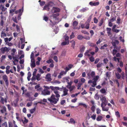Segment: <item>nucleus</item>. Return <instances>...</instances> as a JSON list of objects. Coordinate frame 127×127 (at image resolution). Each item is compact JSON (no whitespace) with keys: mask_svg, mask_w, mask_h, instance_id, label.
<instances>
[{"mask_svg":"<svg viewBox=\"0 0 127 127\" xmlns=\"http://www.w3.org/2000/svg\"><path fill=\"white\" fill-rule=\"evenodd\" d=\"M107 31V33L108 34H109L110 33V31L111 29L110 28H106Z\"/></svg>","mask_w":127,"mask_h":127,"instance_id":"nucleus-44","label":"nucleus"},{"mask_svg":"<svg viewBox=\"0 0 127 127\" xmlns=\"http://www.w3.org/2000/svg\"><path fill=\"white\" fill-rule=\"evenodd\" d=\"M96 117V115L95 114H93L92 115L91 118L93 120H95Z\"/></svg>","mask_w":127,"mask_h":127,"instance_id":"nucleus-40","label":"nucleus"},{"mask_svg":"<svg viewBox=\"0 0 127 127\" xmlns=\"http://www.w3.org/2000/svg\"><path fill=\"white\" fill-rule=\"evenodd\" d=\"M31 66L32 68L34 67L35 66V63H31Z\"/></svg>","mask_w":127,"mask_h":127,"instance_id":"nucleus-46","label":"nucleus"},{"mask_svg":"<svg viewBox=\"0 0 127 127\" xmlns=\"http://www.w3.org/2000/svg\"><path fill=\"white\" fill-rule=\"evenodd\" d=\"M103 19H101V21L98 24V26H101L102 25L103 23Z\"/></svg>","mask_w":127,"mask_h":127,"instance_id":"nucleus-59","label":"nucleus"},{"mask_svg":"<svg viewBox=\"0 0 127 127\" xmlns=\"http://www.w3.org/2000/svg\"><path fill=\"white\" fill-rule=\"evenodd\" d=\"M121 19L119 17H118L117 19V23L119 24L120 23Z\"/></svg>","mask_w":127,"mask_h":127,"instance_id":"nucleus-54","label":"nucleus"},{"mask_svg":"<svg viewBox=\"0 0 127 127\" xmlns=\"http://www.w3.org/2000/svg\"><path fill=\"white\" fill-rule=\"evenodd\" d=\"M59 99V98H56L55 97V95L54 94H52L50 98H48V100L50 101L51 103L55 104L57 103Z\"/></svg>","mask_w":127,"mask_h":127,"instance_id":"nucleus-1","label":"nucleus"},{"mask_svg":"<svg viewBox=\"0 0 127 127\" xmlns=\"http://www.w3.org/2000/svg\"><path fill=\"white\" fill-rule=\"evenodd\" d=\"M102 118V116H98L96 118V120L97 121H100L101 120Z\"/></svg>","mask_w":127,"mask_h":127,"instance_id":"nucleus-34","label":"nucleus"},{"mask_svg":"<svg viewBox=\"0 0 127 127\" xmlns=\"http://www.w3.org/2000/svg\"><path fill=\"white\" fill-rule=\"evenodd\" d=\"M40 76L41 75L39 73H38L37 74L36 77V79L37 81H39L41 79V78H40Z\"/></svg>","mask_w":127,"mask_h":127,"instance_id":"nucleus-29","label":"nucleus"},{"mask_svg":"<svg viewBox=\"0 0 127 127\" xmlns=\"http://www.w3.org/2000/svg\"><path fill=\"white\" fill-rule=\"evenodd\" d=\"M109 66L110 68L109 69V67L108 66H107L106 67V68L109 70H110L114 68V66L113 65V64L111 62L110 63V64L109 65Z\"/></svg>","mask_w":127,"mask_h":127,"instance_id":"nucleus-10","label":"nucleus"},{"mask_svg":"<svg viewBox=\"0 0 127 127\" xmlns=\"http://www.w3.org/2000/svg\"><path fill=\"white\" fill-rule=\"evenodd\" d=\"M7 106L9 111L11 110V107L10 105L9 104H7Z\"/></svg>","mask_w":127,"mask_h":127,"instance_id":"nucleus-62","label":"nucleus"},{"mask_svg":"<svg viewBox=\"0 0 127 127\" xmlns=\"http://www.w3.org/2000/svg\"><path fill=\"white\" fill-rule=\"evenodd\" d=\"M116 20V17H113L112 18L110 19L109 20H108V21L110 22H113L114 21H115Z\"/></svg>","mask_w":127,"mask_h":127,"instance_id":"nucleus-38","label":"nucleus"},{"mask_svg":"<svg viewBox=\"0 0 127 127\" xmlns=\"http://www.w3.org/2000/svg\"><path fill=\"white\" fill-rule=\"evenodd\" d=\"M96 113L98 114L100 113L101 110H100L98 108H97L96 109Z\"/></svg>","mask_w":127,"mask_h":127,"instance_id":"nucleus-55","label":"nucleus"},{"mask_svg":"<svg viewBox=\"0 0 127 127\" xmlns=\"http://www.w3.org/2000/svg\"><path fill=\"white\" fill-rule=\"evenodd\" d=\"M53 62V61L51 59H49L48 60L46 61V63L49 64Z\"/></svg>","mask_w":127,"mask_h":127,"instance_id":"nucleus-43","label":"nucleus"},{"mask_svg":"<svg viewBox=\"0 0 127 127\" xmlns=\"http://www.w3.org/2000/svg\"><path fill=\"white\" fill-rule=\"evenodd\" d=\"M85 49V47L84 46H83L80 49V51L81 52L83 53L84 52Z\"/></svg>","mask_w":127,"mask_h":127,"instance_id":"nucleus-39","label":"nucleus"},{"mask_svg":"<svg viewBox=\"0 0 127 127\" xmlns=\"http://www.w3.org/2000/svg\"><path fill=\"white\" fill-rule=\"evenodd\" d=\"M48 18L46 16H44L43 17V20L45 21H47L48 20Z\"/></svg>","mask_w":127,"mask_h":127,"instance_id":"nucleus-61","label":"nucleus"},{"mask_svg":"<svg viewBox=\"0 0 127 127\" xmlns=\"http://www.w3.org/2000/svg\"><path fill=\"white\" fill-rule=\"evenodd\" d=\"M65 102V100H62L61 102V104L62 105H63Z\"/></svg>","mask_w":127,"mask_h":127,"instance_id":"nucleus-63","label":"nucleus"},{"mask_svg":"<svg viewBox=\"0 0 127 127\" xmlns=\"http://www.w3.org/2000/svg\"><path fill=\"white\" fill-rule=\"evenodd\" d=\"M78 22L76 21H74L72 24V25L74 27H75L78 24Z\"/></svg>","mask_w":127,"mask_h":127,"instance_id":"nucleus-28","label":"nucleus"},{"mask_svg":"<svg viewBox=\"0 0 127 127\" xmlns=\"http://www.w3.org/2000/svg\"><path fill=\"white\" fill-rule=\"evenodd\" d=\"M2 79L5 82L6 85L7 87L9 85V82L8 81V78L7 76L5 74L4 75L2 76Z\"/></svg>","mask_w":127,"mask_h":127,"instance_id":"nucleus-6","label":"nucleus"},{"mask_svg":"<svg viewBox=\"0 0 127 127\" xmlns=\"http://www.w3.org/2000/svg\"><path fill=\"white\" fill-rule=\"evenodd\" d=\"M70 43H72L71 47H72L73 49H74L75 48V42L73 40H72L70 42Z\"/></svg>","mask_w":127,"mask_h":127,"instance_id":"nucleus-21","label":"nucleus"},{"mask_svg":"<svg viewBox=\"0 0 127 127\" xmlns=\"http://www.w3.org/2000/svg\"><path fill=\"white\" fill-rule=\"evenodd\" d=\"M115 75L116 77L118 79H120V78L121 77V76L118 73H115Z\"/></svg>","mask_w":127,"mask_h":127,"instance_id":"nucleus-33","label":"nucleus"},{"mask_svg":"<svg viewBox=\"0 0 127 127\" xmlns=\"http://www.w3.org/2000/svg\"><path fill=\"white\" fill-rule=\"evenodd\" d=\"M111 73L109 72H107L105 74V75L106 78H105L106 80H107V79H109V77L110 76Z\"/></svg>","mask_w":127,"mask_h":127,"instance_id":"nucleus-23","label":"nucleus"},{"mask_svg":"<svg viewBox=\"0 0 127 127\" xmlns=\"http://www.w3.org/2000/svg\"><path fill=\"white\" fill-rule=\"evenodd\" d=\"M16 27L17 29V32H19L20 31L19 26L17 25H16Z\"/></svg>","mask_w":127,"mask_h":127,"instance_id":"nucleus-53","label":"nucleus"},{"mask_svg":"<svg viewBox=\"0 0 127 127\" xmlns=\"http://www.w3.org/2000/svg\"><path fill=\"white\" fill-rule=\"evenodd\" d=\"M31 92H27L25 94V95L26 97H30L31 96V94L32 93Z\"/></svg>","mask_w":127,"mask_h":127,"instance_id":"nucleus-18","label":"nucleus"},{"mask_svg":"<svg viewBox=\"0 0 127 127\" xmlns=\"http://www.w3.org/2000/svg\"><path fill=\"white\" fill-rule=\"evenodd\" d=\"M119 102L122 104H125V101L124 99L123 98H122L120 99L119 100Z\"/></svg>","mask_w":127,"mask_h":127,"instance_id":"nucleus-25","label":"nucleus"},{"mask_svg":"<svg viewBox=\"0 0 127 127\" xmlns=\"http://www.w3.org/2000/svg\"><path fill=\"white\" fill-rule=\"evenodd\" d=\"M90 46L94 47L95 46V45L94 44L92 43L90 41L88 42L87 43Z\"/></svg>","mask_w":127,"mask_h":127,"instance_id":"nucleus-27","label":"nucleus"},{"mask_svg":"<svg viewBox=\"0 0 127 127\" xmlns=\"http://www.w3.org/2000/svg\"><path fill=\"white\" fill-rule=\"evenodd\" d=\"M36 110L35 107H34L33 109H31L30 110V112L31 114H32L35 112Z\"/></svg>","mask_w":127,"mask_h":127,"instance_id":"nucleus-36","label":"nucleus"},{"mask_svg":"<svg viewBox=\"0 0 127 127\" xmlns=\"http://www.w3.org/2000/svg\"><path fill=\"white\" fill-rule=\"evenodd\" d=\"M84 38V36L80 35H79L77 36V39L79 40H82Z\"/></svg>","mask_w":127,"mask_h":127,"instance_id":"nucleus-31","label":"nucleus"},{"mask_svg":"<svg viewBox=\"0 0 127 127\" xmlns=\"http://www.w3.org/2000/svg\"><path fill=\"white\" fill-rule=\"evenodd\" d=\"M1 113H3L4 112L6 111V109L5 107V106H3L2 107V109L0 110Z\"/></svg>","mask_w":127,"mask_h":127,"instance_id":"nucleus-26","label":"nucleus"},{"mask_svg":"<svg viewBox=\"0 0 127 127\" xmlns=\"http://www.w3.org/2000/svg\"><path fill=\"white\" fill-rule=\"evenodd\" d=\"M69 42L68 41H65L63 42L61 44L62 45H66L67 44L68 45L69 44Z\"/></svg>","mask_w":127,"mask_h":127,"instance_id":"nucleus-32","label":"nucleus"},{"mask_svg":"<svg viewBox=\"0 0 127 127\" xmlns=\"http://www.w3.org/2000/svg\"><path fill=\"white\" fill-rule=\"evenodd\" d=\"M54 93L55 94L57 98H59L60 97V95L59 94V92L57 90L54 91Z\"/></svg>","mask_w":127,"mask_h":127,"instance_id":"nucleus-17","label":"nucleus"},{"mask_svg":"<svg viewBox=\"0 0 127 127\" xmlns=\"http://www.w3.org/2000/svg\"><path fill=\"white\" fill-rule=\"evenodd\" d=\"M66 73L65 71H62L60 73L59 75L58 76V78L59 79H60L62 78L61 76L63 75L64 74L65 75Z\"/></svg>","mask_w":127,"mask_h":127,"instance_id":"nucleus-13","label":"nucleus"},{"mask_svg":"<svg viewBox=\"0 0 127 127\" xmlns=\"http://www.w3.org/2000/svg\"><path fill=\"white\" fill-rule=\"evenodd\" d=\"M100 98V100L101 101V107L102 108V109L103 110V95H101L99 96Z\"/></svg>","mask_w":127,"mask_h":127,"instance_id":"nucleus-14","label":"nucleus"},{"mask_svg":"<svg viewBox=\"0 0 127 127\" xmlns=\"http://www.w3.org/2000/svg\"><path fill=\"white\" fill-rule=\"evenodd\" d=\"M45 2L44 1H42L40 3V4L41 6H43L45 4Z\"/></svg>","mask_w":127,"mask_h":127,"instance_id":"nucleus-58","label":"nucleus"},{"mask_svg":"<svg viewBox=\"0 0 127 127\" xmlns=\"http://www.w3.org/2000/svg\"><path fill=\"white\" fill-rule=\"evenodd\" d=\"M89 4L91 6H96L99 4V3L98 2H93L92 1H91L90 2Z\"/></svg>","mask_w":127,"mask_h":127,"instance_id":"nucleus-15","label":"nucleus"},{"mask_svg":"<svg viewBox=\"0 0 127 127\" xmlns=\"http://www.w3.org/2000/svg\"><path fill=\"white\" fill-rule=\"evenodd\" d=\"M50 74H48L46 76V78L47 79L48 81H50L51 80V78Z\"/></svg>","mask_w":127,"mask_h":127,"instance_id":"nucleus-24","label":"nucleus"},{"mask_svg":"<svg viewBox=\"0 0 127 127\" xmlns=\"http://www.w3.org/2000/svg\"><path fill=\"white\" fill-rule=\"evenodd\" d=\"M63 91L64 94L61 95V96L63 97L64 96H65L68 94V90L67 89H66V87H64L63 86Z\"/></svg>","mask_w":127,"mask_h":127,"instance_id":"nucleus-8","label":"nucleus"},{"mask_svg":"<svg viewBox=\"0 0 127 127\" xmlns=\"http://www.w3.org/2000/svg\"><path fill=\"white\" fill-rule=\"evenodd\" d=\"M116 57H121V55L119 53H117L116 55Z\"/></svg>","mask_w":127,"mask_h":127,"instance_id":"nucleus-64","label":"nucleus"},{"mask_svg":"<svg viewBox=\"0 0 127 127\" xmlns=\"http://www.w3.org/2000/svg\"><path fill=\"white\" fill-rule=\"evenodd\" d=\"M10 50L9 48H8L6 47H2L0 49V52L2 54H4L5 52H8Z\"/></svg>","mask_w":127,"mask_h":127,"instance_id":"nucleus-5","label":"nucleus"},{"mask_svg":"<svg viewBox=\"0 0 127 127\" xmlns=\"http://www.w3.org/2000/svg\"><path fill=\"white\" fill-rule=\"evenodd\" d=\"M99 78V76H96L95 78H93L92 80H94V81H93L92 83L93 84L91 85V86L93 87H95V86L96 85V82L97 81L98 79Z\"/></svg>","mask_w":127,"mask_h":127,"instance_id":"nucleus-4","label":"nucleus"},{"mask_svg":"<svg viewBox=\"0 0 127 127\" xmlns=\"http://www.w3.org/2000/svg\"><path fill=\"white\" fill-rule=\"evenodd\" d=\"M0 9H1L2 11L4 12L6 10L7 8L4 7L2 5H0Z\"/></svg>","mask_w":127,"mask_h":127,"instance_id":"nucleus-19","label":"nucleus"},{"mask_svg":"<svg viewBox=\"0 0 127 127\" xmlns=\"http://www.w3.org/2000/svg\"><path fill=\"white\" fill-rule=\"evenodd\" d=\"M2 127H7V125L6 122H5L2 125Z\"/></svg>","mask_w":127,"mask_h":127,"instance_id":"nucleus-35","label":"nucleus"},{"mask_svg":"<svg viewBox=\"0 0 127 127\" xmlns=\"http://www.w3.org/2000/svg\"><path fill=\"white\" fill-rule=\"evenodd\" d=\"M89 59L90 61L91 62H93L95 61V59L93 57H90Z\"/></svg>","mask_w":127,"mask_h":127,"instance_id":"nucleus-49","label":"nucleus"},{"mask_svg":"<svg viewBox=\"0 0 127 127\" xmlns=\"http://www.w3.org/2000/svg\"><path fill=\"white\" fill-rule=\"evenodd\" d=\"M94 97H95V99L96 100L99 99V96L97 94H96L95 95V96Z\"/></svg>","mask_w":127,"mask_h":127,"instance_id":"nucleus-47","label":"nucleus"},{"mask_svg":"<svg viewBox=\"0 0 127 127\" xmlns=\"http://www.w3.org/2000/svg\"><path fill=\"white\" fill-rule=\"evenodd\" d=\"M53 59L56 62H58V57L57 56H55L54 57Z\"/></svg>","mask_w":127,"mask_h":127,"instance_id":"nucleus-48","label":"nucleus"},{"mask_svg":"<svg viewBox=\"0 0 127 127\" xmlns=\"http://www.w3.org/2000/svg\"><path fill=\"white\" fill-rule=\"evenodd\" d=\"M94 22L95 23H97L98 22V20L96 17H94Z\"/></svg>","mask_w":127,"mask_h":127,"instance_id":"nucleus-52","label":"nucleus"},{"mask_svg":"<svg viewBox=\"0 0 127 127\" xmlns=\"http://www.w3.org/2000/svg\"><path fill=\"white\" fill-rule=\"evenodd\" d=\"M117 71L119 73H121L122 71L121 69L119 67H117Z\"/></svg>","mask_w":127,"mask_h":127,"instance_id":"nucleus-51","label":"nucleus"},{"mask_svg":"<svg viewBox=\"0 0 127 127\" xmlns=\"http://www.w3.org/2000/svg\"><path fill=\"white\" fill-rule=\"evenodd\" d=\"M88 78L89 79H93L95 76V73L94 71H92L91 72H90L87 74Z\"/></svg>","mask_w":127,"mask_h":127,"instance_id":"nucleus-3","label":"nucleus"},{"mask_svg":"<svg viewBox=\"0 0 127 127\" xmlns=\"http://www.w3.org/2000/svg\"><path fill=\"white\" fill-rule=\"evenodd\" d=\"M117 48H116V47H114V49L113 50L112 54L114 56L117 53V49H118Z\"/></svg>","mask_w":127,"mask_h":127,"instance_id":"nucleus-16","label":"nucleus"},{"mask_svg":"<svg viewBox=\"0 0 127 127\" xmlns=\"http://www.w3.org/2000/svg\"><path fill=\"white\" fill-rule=\"evenodd\" d=\"M108 102V99L106 98L104 96V105H106Z\"/></svg>","mask_w":127,"mask_h":127,"instance_id":"nucleus-30","label":"nucleus"},{"mask_svg":"<svg viewBox=\"0 0 127 127\" xmlns=\"http://www.w3.org/2000/svg\"><path fill=\"white\" fill-rule=\"evenodd\" d=\"M115 115L117 117H120V115L119 112L118 111L115 112Z\"/></svg>","mask_w":127,"mask_h":127,"instance_id":"nucleus-41","label":"nucleus"},{"mask_svg":"<svg viewBox=\"0 0 127 127\" xmlns=\"http://www.w3.org/2000/svg\"><path fill=\"white\" fill-rule=\"evenodd\" d=\"M95 107L94 105L91 107V110L93 112H94L95 111Z\"/></svg>","mask_w":127,"mask_h":127,"instance_id":"nucleus-50","label":"nucleus"},{"mask_svg":"<svg viewBox=\"0 0 127 127\" xmlns=\"http://www.w3.org/2000/svg\"><path fill=\"white\" fill-rule=\"evenodd\" d=\"M75 37L74 35V33L73 32L71 34L70 36V39H72L74 38Z\"/></svg>","mask_w":127,"mask_h":127,"instance_id":"nucleus-42","label":"nucleus"},{"mask_svg":"<svg viewBox=\"0 0 127 127\" xmlns=\"http://www.w3.org/2000/svg\"><path fill=\"white\" fill-rule=\"evenodd\" d=\"M59 14L58 13H56L55 14H53L52 15V17L53 18H55L56 17L59 16Z\"/></svg>","mask_w":127,"mask_h":127,"instance_id":"nucleus-37","label":"nucleus"},{"mask_svg":"<svg viewBox=\"0 0 127 127\" xmlns=\"http://www.w3.org/2000/svg\"><path fill=\"white\" fill-rule=\"evenodd\" d=\"M90 26V24L89 23L87 24L85 27V28L87 29H88L89 28Z\"/></svg>","mask_w":127,"mask_h":127,"instance_id":"nucleus-60","label":"nucleus"},{"mask_svg":"<svg viewBox=\"0 0 127 127\" xmlns=\"http://www.w3.org/2000/svg\"><path fill=\"white\" fill-rule=\"evenodd\" d=\"M22 121L23 122V123L24 124H26L28 122V120L26 119L25 118V120L24 121H23V120H22Z\"/></svg>","mask_w":127,"mask_h":127,"instance_id":"nucleus-45","label":"nucleus"},{"mask_svg":"<svg viewBox=\"0 0 127 127\" xmlns=\"http://www.w3.org/2000/svg\"><path fill=\"white\" fill-rule=\"evenodd\" d=\"M70 121H68L69 123L72 124H74L75 123V121L74 120L73 118H71L70 120Z\"/></svg>","mask_w":127,"mask_h":127,"instance_id":"nucleus-22","label":"nucleus"},{"mask_svg":"<svg viewBox=\"0 0 127 127\" xmlns=\"http://www.w3.org/2000/svg\"><path fill=\"white\" fill-rule=\"evenodd\" d=\"M72 83V81H70V82H67V83L68 85L66 86H72L71 85Z\"/></svg>","mask_w":127,"mask_h":127,"instance_id":"nucleus-56","label":"nucleus"},{"mask_svg":"<svg viewBox=\"0 0 127 127\" xmlns=\"http://www.w3.org/2000/svg\"><path fill=\"white\" fill-rule=\"evenodd\" d=\"M53 4V2L51 1H50L47 4H45L44 6L43 10H47L48 11L50 9V7H52Z\"/></svg>","mask_w":127,"mask_h":127,"instance_id":"nucleus-2","label":"nucleus"},{"mask_svg":"<svg viewBox=\"0 0 127 127\" xmlns=\"http://www.w3.org/2000/svg\"><path fill=\"white\" fill-rule=\"evenodd\" d=\"M66 87L69 90L70 92L72 91L75 88V86L74 85L69 86H66Z\"/></svg>","mask_w":127,"mask_h":127,"instance_id":"nucleus-9","label":"nucleus"},{"mask_svg":"<svg viewBox=\"0 0 127 127\" xmlns=\"http://www.w3.org/2000/svg\"><path fill=\"white\" fill-rule=\"evenodd\" d=\"M19 100V99L18 98H16L13 101L14 106L16 107L17 106L18 101Z\"/></svg>","mask_w":127,"mask_h":127,"instance_id":"nucleus-20","label":"nucleus"},{"mask_svg":"<svg viewBox=\"0 0 127 127\" xmlns=\"http://www.w3.org/2000/svg\"><path fill=\"white\" fill-rule=\"evenodd\" d=\"M50 93V92L47 89H44L42 92V94L44 95H49Z\"/></svg>","mask_w":127,"mask_h":127,"instance_id":"nucleus-7","label":"nucleus"},{"mask_svg":"<svg viewBox=\"0 0 127 127\" xmlns=\"http://www.w3.org/2000/svg\"><path fill=\"white\" fill-rule=\"evenodd\" d=\"M52 11V12L53 11L54 13H56L59 12L60 11V9L58 8L53 7Z\"/></svg>","mask_w":127,"mask_h":127,"instance_id":"nucleus-11","label":"nucleus"},{"mask_svg":"<svg viewBox=\"0 0 127 127\" xmlns=\"http://www.w3.org/2000/svg\"><path fill=\"white\" fill-rule=\"evenodd\" d=\"M82 85V84L81 83H78V85L77 86V89H80V87Z\"/></svg>","mask_w":127,"mask_h":127,"instance_id":"nucleus-57","label":"nucleus"},{"mask_svg":"<svg viewBox=\"0 0 127 127\" xmlns=\"http://www.w3.org/2000/svg\"><path fill=\"white\" fill-rule=\"evenodd\" d=\"M50 88L52 90L54 91L59 90L60 89V88L58 87H54L53 86H50Z\"/></svg>","mask_w":127,"mask_h":127,"instance_id":"nucleus-12","label":"nucleus"}]
</instances>
